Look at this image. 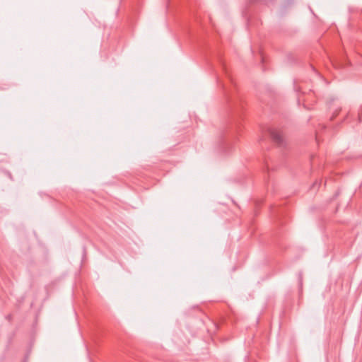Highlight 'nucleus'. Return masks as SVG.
<instances>
[{"mask_svg":"<svg viewBox=\"0 0 362 362\" xmlns=\"http://www.w3.org/2000/svg\"><path fill=\"white\" fill-rule=\"evenodd\" d=\"M269 134L273 141L277 145L282 146L284 144V138L280 131L276 129H270Z\"/></svg>","mask_w":362,"mask_h":362,"instance_id":"1","label":"nucleus"}]
</instances>
